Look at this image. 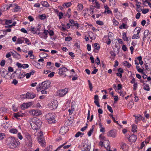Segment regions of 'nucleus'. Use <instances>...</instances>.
Instances as JSON below:
<instances>
[{
	"label": "nucleus",
	"mask_w": 151,
	"mask_h": 151,
	"mask_svg": "<svg viewBox=\"0 0 151 151\" xmlns=\"http://www.w3.org/2000/svg\"><path fill=\"white\" fill-rule=\"evenodd\" d=\"M30 124L33 129L37 130L40 129L42 124V122L39 119L33 117L31 119Z\"/></svg>",
	"instance_id": "1"
},
{
	"label": "nucleus",
	"mask_w": 151,
	"mask_h": 151,
	"mask_svg": "<svg viewBox=\"0 0 151 151\" xmlns=\"http://www.w3.org/2000/svg\"><path fill=\"white\" fill-rule=\"evenodd\" d=\"M8 142V145L11 148H15L20 144V143L18 139L13 137L9 138Z\"/></svg>",
	"instance_id": "2"
},
{
	"label": "nucleus",
	"mask_w": 151,
	"mask_h": 151,
	"mask_svg": "<svg viewBox=\"0 0 151 151\" xmlns=\"http://www.w3.org/2000/svg\"><path fill=\"white\" fill-rule=\"evenodd\" d=\"M46 118L49 124L55 123V121L53 113H49L46 115Z\"/></svg>",
	"instance_id": "3"
},
{
	"label": "nucleus",
	"mask_w": 151,
	"mask_h": 151,
	"mask_svg": "<svg viewBox=\"0 0 151 151\" xmlns=\"http://www.w3.org/2000/svg\"><path fill=\"white\" fill-rule=\"evenodd\" d=\"M59 71L58 74L61 76H63V77H65L66 76H68L66 74V73L69 71V70L66 68L64 67L59 69Z\"/></svg>",
	"instance_id": "4"
},
{
	"label": "nucleus",
	"mask_w": 151,
	"mask_h": 151,
	"mask_svg": "<svg viewBox=\"0 0 151 151\" xmlns=\"http://www.w3.org/2000/svg\"><path fill=\"white\" fill-rule=\"evenodd\" d=\"M38 26L37 27H34L31 26L29 29L32 33L35 34H39L41 27L39 24L38 25Z\"/></svg>",
	"instance_id": "5"
},
{
	"label": "nucleus",
	"mask_w": 151,
	"mask_h": 151,
	"mask_svg": "<svg viewBox=\"0 0 151 151\" xmlns=\"http://www.w3.org/2000/svg\"><path fill=\"white\" fill-rule=\"evenodd\" d=\"M50 81H44L41 84L40 88V89H47L50 87Z\"/></svg>",
	"instance_id": "6"
},
{
	"label": "nucleus",
	"mask_w": 151,
	"mask_h": 151,
	"mask_svg": "<svg viewBox=\"0 0 151 151\" xmlns=\"http://www.w3.org/2000/svg\"><path fill=\"white\" fill-rule=\"evenodd\" d=\"M29 114L33 116H38L42 114V112L40 110L37 109H32L29 111Z\"/></svg>",
	"instance_id": "7"
},
{
	"label": "nucleus",
	"mask_w": 151,
	"mask_h": 151,
	"mask_svg": "<svg viewBox=\"0 0 151 151\" xmlns=\"http://www.w3.org/2000/svg\"><path fill=\"white\" fill-rule=\"evenodd\" d=\"M48 107L50 110H53L56 109L58 106L57 102L54 100L49 103L47 105Z\"/></svg>",
	"instance_id": "8"
},
{
	"label": "nucleus",
	"mask_w": 151,
	"mask_h": 151,
	"mask_svg": "<svg viewBox=\"0 0 151 151\" xmlns=\"http://www.w3.org/2000/svg\"><path fill=\"white\" fill-rule=\"evenodd\" d=\"M68 91L66 88L59 90L57 92V95L60 97H63L66 95Z\"/></svg>",
	"instance_id": "9"
},
{
	"label": "nucleus",
	"mask_w": 151,
	"mask_h": 151,
	"mask_svg": "<svg viewBox=\"0 0 151 151\" xmlns=\"http://www.w3.org/2000/svg\"><path fill=\"white\" fill-rule=\"evenodd\" d=\"M22 96H25L27 99H31L35 98L36 96V95L34 93H33L27 92V93L26 95H21V97H22Z\"/></svg>",
	"instance_id": "10"
},
{
	"label": "nucleus",
	"mask_w": 151,
	"mask_h": 151,
	"mask_svg": "<svg viewBox=\"0 0 151 151\" xmlns=\"http://www.w3.org/2000/svg\"><path fill=\"white\" fill-rule=\"evenodd\" d=\"M24 134L26 140L30 144H32V139L31 135L27 132L24 133Z\"/></svg>",
	"instance_id": "11"
},
{
	"label": "nucleus",
	"mask_w": 151,
	"mask_h": 151,
	"mask_svg": "<svg viewBox=\"0 0 151 151\" xmlns=\"http://www.w3.org/2000/svg\"><path fill=\"white\" fill-rule=\"evenodd\" d=\"M68 130V128L67 126L63 127L60 130V133L62 135L65 134Z\"/></svg>",
	"instance_id": "12"
},
{
	"label": "nucleus",
	"mask_w": 151,
	"mask_h": 151,
	"mask_svg": "<svg viewBox=\"0 0 151 151\" xmlns=\"http://www.w3.org/2000/svg\"><path fill=\"white\" fill-rule=\"evenodd\" d=\"M32 104V102H30L28 103H24L22 104L21 106L22 109H27L30 107Z\"/></svg>",
	"instance_id": "13"
},
{
	"label": "nucleus",
	"mask_w": 151,
	"mask_h": 151,
	"mask_svg": "<svg viewBox=\"0 0 151 151\" xmlns=\"http://www.w3.org/2000/svg\"><path fill=\"white\" fill-rule=\"evenodd\" d=\"M16 65L18 68L20 69H25L28 68L29 67V65L27 64H22L19 62H17V63Z\"/></svg>",
	"instance_id": "14"
},
{
	"label": "nucleus",
	"mask_w": 151,
	"mask_h": 151,
	"mask_svg": "<svg viewBox=\"0 0 151 151\" xmlns=\"http://www.w3.org/2000/svg\"><path fill=\"white\" fill-rule=\"evenodd\" d=\"M107 135L109 137L114 138L116 136V132L114 130H111L107 133Z\"/></svg>",
	"instance_id": "15"
},
{
	"label": "nucleus",
	"mask_w": 151,
	"mask_h": 151,
	"mask_svg": "<svg viewBox=\"0 0 151 151\" xmlns=\"http://www.w3.org/2000/svg\"><path fill=\"white\" fill-rule=\"evenodd\" d=\"M121 148L123 151H127L129 147L124 142H121L120 144Z\"/></svg>",
	"instance_id": "16"
},
{
	"label": "nucleus",
	"mask_w": 151,
	"mask_h": 151,
	"mask_svg": "<svg viewBox=\"0 0 151 151\" xmlns=\"http://www.w3.org/2000/svg\"><path fill=\"white\" fill-rule=\"evenodd\" d=\"M69 22L71 24V25L75 26L77 28H78L79 27V25L76 21H75L73 19H70Z\"/></svg>",
	"instance_id": "17"
},
{
	"label": "nucleus",
	"mask_w": 151,
	"mask_h": 151,
	"mask_svg": "<svg viewBox=\"0 0 151 151\" xmlns=\"http://www.w3.org/2000/svg\"><path fill=\"white\" fill-rule=\"evenodd\" d=\"M38 141L39 144L42 147H45V142L44 138H38Z\"/></svg>",
	"instance_id": "18"
},
{
	"label": "nucleus",
	"mask_w": 151,
	"mask_h": 151,
	"mask_svg": "<svg viewBox=\"0 0 151 151\" xmlns=\"http://www.w3.org/2000/svg\"><path fill=\"white\" fill-rule=\"evenodd\" d=\"M8 72L5 69H2L0 71V74L2 77L5 78L6 76L8 74Z\"/></svg>",
	"instance_id": "19"
},
{
	"label": "nucleus",
	"mask_w": 151,
	"mask_h": 151,
	"mask_svg": "<svg viewBox=\"0 0 151 151\" xmlns=\"http://www.w3.org/2000/svg\"><path fill=\"white\" fill-rule=\"evenodd\" d=\"M106 141L107 142L108 145H107L106 144H104V145L105 148H106L107 151H116V149H114L113 150H110V145L109 142L108 141Z\"/></svg>",
	"instance_id": "20"
},
{
	"label": "nucleus",
	"mask_w": 151,
	"mask_h": 151,
	"mask_svg": "<svg viewBox=\"0 0 151 151\" xmlns=\"http://www.w3.org/2000/svg\"><path fill=\"white\" fill-rule=\"evenodd\" d=\"M141 3L139 2H137L136 4V10L138 12H140L142 11V8L141 7L140 4Z\"/></svg>",
	"instance_id": "21"
},
{
	"label": "nucleus",
	"mask_w": 151,
	"mask_h": 151,
	"mask_svg": "<svg viewBox=\"0 0 151 151\" xmlns=\"http://www.w3.org/2000/svg\"><path fill=\"white\" fill-rule=\"evenodd\" d=\"M72 3L71 2H65L63 3V6L64 8H67L71 6Z\"/></svg>",
	"instance_id": "22"
},
{
	"label": "nucleus",
	"mask_w": 151,
	"mask_h": 151,
	"mask_svg": "<svg viewBox=\"0 0 151 151\" xmlns=\"http://www.w3.org/2000/svg\"><path fill=\"white\" fill-rule=\"evenodd\" d=\"M12 55L14 58L17 59H20L21 58L20 55L16 51H14V53H13Z\"/></svg>",
	"instance_id": "23"
},
{
	"label": "nucleus",
	"mask_w": 151,
	"mask_h": 151,
	"mask_svg": "<svg viewBox=\"0 0 151 151\" xmlns=\"http://www.w3.org/2000/svg\"><path fill=\"white\" fill-rule=\"evenodd\" d=\"M2 126L4 129H7L9 127L10 124L8 122H6L3 123L2 125Z\"/></svg>",
	"instance_id": "24"
},
{
	"label": "nucleus",
	"mask_w": 151,
	"mask_h": 151,
	"mask_svg": "<svg viewBox=\"0 0 151 151\" xmlns=\"http://www.w3.org/2000/svg\"><path fill=\"white\" fill-rule=\"evenodd\" d=\"M24 37H20L18 38L17 40V44H20L23 43L24 41Z\"/></svg>",
	"instance_id": "25"
},
{
	"label": "nucleus",
	"mask_w": 151,
	"mask_h": 151,
	"mask_svg": "<svg viewBox=\"0 0 151 151\" xmlns=\"http://www.w3.org/2000/svg\"><path fill=\"white\" fill-rule=\"evenodd\" d=\"M99 138L101 141L105 140L106 142V144L107 145H108L107 142L106 141H107V140H106L105 137L102 134H100L99 137ZM108 141L109 142V141Z\"/></svg>",
	"instance_id": "26"
},
{
	"label": "nucleus",
	"mask_w": 151,
	"mask_h": 151,
	"mask_svg": "<svg viewBox=\"0 0 151 151\" xmlns=\"http://www.w3.org/2000/svg\"><path fill=\"white\" fill-rule=\"evenodd\" d=\"M137 139V136L135 135H132L130 137V139L132 142H135Z\"/></svg>",
	"instance_id": "27"
},
{
	"label": "nucleus",
	"mask_w": 151,
	"mask_h": 151,
	"mask_svg": "<svg viewBox=\"0 0 151 151\" xmlns=\"http://www.w3.org/2000/svg\"><path fill=\"white\" fill-rule=\"evenodd\" d=\"M95 128V125H93L92 126L91 128L90 129L88 133V136L90 137L91 136L92 133L93 132V131Z\"/></svg>",
	"instance_id": "28"
},
{
	"label": "nucleus",
	"mask_w": 151,
	"mask_h": 151,
	"mask_svg": "<svg viewBox=\"0 0 151 151\" xmlns=\"http://www.w3.org/2000/svg\"><path fill=\"white\" fill-rule=\"evenodd\" d=\"M104 7L105 9V12H107L108 14H112V12L111 10H109V7L107 6V5H104Z\"/></svg>",
	"instance_id": "29"
},
{
	"label": "nucleus",
	"mask_w": 151,
	"mask_h": 151,
	"mask_svg": "<svg viewBox=\"0 0 151 151\" xmlns=\"http://www.w3.org/2000/svg\"><path fill=\"white\" fill-rule=\"evenodd\" d=\"M41 3L43 6L45 7H48L50 6V4L46 1H42Z\"/></svg>",
	"instance_id": "30"
},
{
	"label": "nucleus",
	"mask_w": 151,
	"mask_h": 151,
	"mask_svg": "<svg viewBox=\"0 0 151 151\" xmlns=\"http://www.w3.org/2000/svg\"><path fill=\"white\" fill-rule=\"evenodd\" d=\"M114 14L116 15V17H118L117 15H118L119 16L121 15V13L120 12H119L117 8L114 9Z\"/></svg>",
	"instance_id": "31"
},
{
	"label": "nucleus",
	"mask_w": 151,
	"mask_h": 151,
	"mask_svg": "<svg viewBox=\"0 0 151 151\" xmlns=\"http://www.w3.org/2000/svg\"><path fill=\"white\" fill-rule=\"evenodd\" d=\"M135 122L137 123L140 121L142 118V116L140 115H138L137 116H135Z\"/></svg>",
	"instance_id": "32"
},
{
	"label": "nucleus",
	"mask_w": 151,
	"mask_h": 151,
	"mask_svg": "<svg viewBox=\"0 0 151 151\" xmlns=\"http://www.w3.org/2000/svg\"><path fill=\"white\" fill-rule=\"evenodd\" d=\"M132 132H136L137 131V126L135 124H132Z\"/></svg>",
	"instance_id": "33"
},
{
	"label": "nucleus",
	"mask_w": 151,
	"mask_h": 151,
	"mask_svg": "<svg viewBox=\"0 0 151 151\" xmlns=\"http://www.w3.org/2000/svg\"><path fill=\"white\" fill-rule=\"evenodd\" d=\"M128 27V26L126 24L123 23L122 25L119 26V28L121 29H127Z\"/></svg>",
	"instance_id": "34"
},
{
	"label": "nucleus",
	"mask_w": 151,
	"mask_h": 151,
	"mask_svg": "<svg viewBox=\"0 0 151 151\" xmlns=\"http://www.w3.org/2000/svg\"><path fill=\"white\" fill-rule=\"evenodd\" d=\"M149 30H145L144 32V37L143 38V41H144L146 39L148 35Z\"/></svg>",
	"instance_id": "35"
},
{
	"label": "nucleus",
	"mask_w": 151,
	"mask_h": 151,
	"mask_svg": "<svg viewBox=\"0 0 151 151\" xmlns=\"http://www.w3.org/2000/svg\"><path fill=\"white\" fill-rule=\"evenodd\" d=\"M122 38L124 41H128V38L127 36V34L125 32L122 33Z\"/></svg>",
	"instance_id": "36"
},
{
	"label": "nucleus",
	"mask_w": 151,
	"mask_h": 151,
	"mask_svg": "<svg viewBox=\"0 0 151 151\" xmlns=\"http://www.w3.org/2000/svg\"><path fill=\"white\" fill-rule=\"evenodd\" d=\"M143 86L145 90L147 91L150 90V88L147 84H144L143 85Z\"/></svg>",
	"instance_id": "37"
},
{
	"label": "nucleus",
	"mask_w": 151,
	"mask_h": 151,
	"mask_svg": "<svg viewBox=\"0 0 151 151\" xmlns=\"http://www.w3.org/2000/svg\"><path fill=\"white\" fill-rule=\"evenodd\" d=\"M49 35L50 37V39L52 40H54L55 39L52 37V36H53L54 35V33L53 31L52 30H50L49 31Z\"/></svg>",
	"instance_id": "38"
},
{
	"label": "nucleus",
	"mask_w": 151,
	"mask_h": 151,
	"mask_svg": "<svg viewBox=\"0 0 151 151\" xmlns=\"http://www.w3.org/2000/svg\"><path fill=\"white\" fill-rule=\"evenodd\" d=\"M77 6L78 8V10H79L80 11H81L82 10V9H83V5L81 4L78 3V4Z\"/></svg>",
	"instance_id": "39"
},
{
	"label": "nucleus",
	"mask_w": 151,
	"mask_h": 151,
	"mask_svg": "<svg viewBox=\"0 0 151 151\" xmlns=\"http://www.w3.org/2000/svg\"><path fill=\"white\" fill-rule=\"evenodd\" d=\"M9 132L12 134H16L18 132V130L16 129L12 128L10 130Z\"/></svg>",
	"instance_id": "40"
},
{
	"label": "nucleus",
	"mask_w": 151,
	"mask_h": 151,
	"mask_svg": "<svg viewBox=\"0 0 151 151\" xmlns=\"http://www.w3.org/2000/svg\"><path fill=\"white\" fill-rule=\"evenodd\" d=\"M151 0H145L142 1V5L144 6H145L147 5V4L150 2Z\"/></svg>",
	"instance_id": "41"
},
{
	"label": "nucleus",
	"mask_w": 151,
	"mask_h": 151,
	"mask_svg": "<svg viewBox=\"0 0 151 151\" xmlns=\"http://www.w3.org/2000/svg\"><path fill=\"white\" fill-rule=\"evenodd\" d=\"M140 36L139 34H134L132 37V39H139Z\"/></svg>",
	"instance_id": "42"
},
{
	"label": "nucleus",
	"mask_w": 151,
	"mask_h": 151,
	"mask_svg": "<svg viewBox=\"0 0 151 151\" xmlns=\"http://www.w3.org/2000/svg\"><path fill=\"white\" fill-rule=\"evenodd\" d=\"M133 105V103L132 101L129 102L127 104V107L129 109H131Z\"/></svg>",
	"instance_id": "43"
},
{
	"label": "nucleus",
	"mask_w": 151,
	"mask_h": 151,
	"mask_svg": "<svg viewBox=\"0 0 151 151\" xmlns=\"http://www.w3.org/2000/svg\"><path fill=\"white\" fill-rule=\"evenodd\" d=\"M112 21L113 24L114 26H117L119 24L118 22L115 19H113L112 20Z\"/></svg>",
	"instance_id": "44"
},
{
	"label": "nucleus",
	"mask_w": 151,
	"mask_h": 151,
	"mask_svg": "<svg viewBox=\"0 0 151 151\" xmlns=\"http://www.w3.org/2000/svg\"><path fill=\"white\" fill-rule=\"evenodd\" d=\"M83 135V134L80 132H78L75 135V137H78L79 136L82 137Z\"/></svg>",
	"instance_id": "45"
},
{
	"label": "nucleus",
	"mask_w": 151,
	"mask_h": 151,
	"mask_svg": "<svg viewBox=\"0 0 151 151\" xmlns=\"http://www.w3.org/2000/svg\"><path fill=\"white\" fill-rule=\"evenodd\" d=\"M123 63L124 66H126L129 68H130L131 66V64H130L127 61H125Z\"/></svg>",
	"instance_id": "46"
},
{
	"label": "nucleus",
	"mask_w": 151,
	"mask_h": 151,
	"mask_svg": "<svg viewBox=\"0 0 151 151\" xmlns=\"http://www.w3.org/2000/svg\"><path fill=\"white\" fill-rule=\"evenodd\" d=\"M43 132L41 131H40L38 134V138H44L43 137Z\"/></svg>",
	"instance_id": "47"
},
{
	"label": "nucleus",
	"mask_w": 151,
	"mask_h": 151,
	"mask_svg": "<svg viewBox=\"0 0 151 151\" xmlns=\"http://www.w3.org/2000/svg\"><path fill=\"white\" fill-rule=\"evenodd\" d=\"M24 41H25V43L27 45H30L31 44V43L29 40L27 38H25L24 39Z\"/></svg>",
	"instance_id": "48"
},
{
	"label": "nucleus",
	"mask_w": 151,
	"mask_h": 151,
	"mask_svg": "<svg viewBox=\"0 0 151 151\" xmlns=\"http://www.w3.org/2000/svg\"><path fill=\"white\" fill-rule=\"evenodd\" d=\"M38 35H39V36L41 38H43L45 39H46L47 38V36L44 35L43 33H41L40 32L39 34Z\"/></svg>",
	"instance_id": "49"
},
{
	"label": "nucleus",
	"mask_w": 151,
	"mask_h": 151,
	"mask_svg": "<svg viewBox=\"0 0 151 151\" xmlns=\"http://www.w3.org/2000/svg\"><path fill=\"white\" fill-rule=\"evenodd\" d=\"M71 9L70 8H69L68 9V11L67 12L66 15L68 18H70L71 16L70 13Z\"/></svg>",
	"instance_id": "50"
},
{
	"label": "nucleus",
	"mask_w": 151,
	"mask_h": 151,
	"mask_svg": "<svg viewBox=\"0 0 151 151\" xmlns=\"http://www.w3.org/2000/svg\"><path fill=\"white\" fill-rule=\"evenodd\" d=\"M39 18L42 20H44L46 18V16L44 14L39 15Z\"/></svg>",
	"instance_id": "51"
},
{
	"label": "nucleus",
	"mask_w": 151,
	"mask_h": 151,
	"mask_svg": "<svg viewBox=\"0 0 151 151\" xmlns=\"http://www.w3.org/2000/svg\"><path fill=\"white\" fill-rule=\"evenodd\" d=\"M5 137V134L4 133H0V140L3 139Z\"/></svg>",
	"instance_id": "52"
},
{
	"label": "nucleus",
	"mask_w": 151,
	"mask_h": 151,
	"mask_svg": "<svg viewBox=\"0 0 151 151\" xmlns=\"http://www.w3.org/2000/svg\"><path fill=\"white\" fill-rule=\"evenodd\" d=\"M94 48L95 49L98 50L100 49V47L99 44L97 43H95L94 44Z\"/></svg>",
	"instance_id": "53"
},
{
	"label": "nucleus",
	"mask_w": 151,
	"mask_h": 151,
	"mask_svg": "<svg viewBox=\"0 0 151 151\" xmlns=\"http://www.w3.org/2000/svg\"><path fill=\"white\" fill-rule=\"evenodd\" d=\"M149 11V10L148 9H142V12L143 14H145L147 13Z\"/></svg>",
	"instance_id": "54"
},
{
	"label": "nucleus",
	"mask_w": 151,
	"mask_h": 151,
	"mask_svg": "<svg viewBox=\"0 0 151 151\" xmlns=\"http://www.w3.org/2000/svg\"><path fill=\"white\" fill-rule=\"evenodd\" d=\"M17 137L20 140H22L23 138V137L20 132L18 133L17 134Z\"/></svg>",
	"instance_id": "55"
},
{
	"label": "nucleus",
	"mask_w": 151,
	"mask_h": 151,
	"mask_svg": "<svg viewBox=\"0 0 151 151\" xmlns=\"http://www.w3.org/2000/svg\"><path fill=\"white\" fill-rule=\"evenodd\" d=\"M141 30V29L140 28V27H136L135 29H134V31H135V30H136L137 31V34H139V33L140 32V31Z\"/></svg>",
	"instance_id": "56"
},
{
	"label": "nucleus",
	"mask_w": 151,
	"mask_h": 151,
	"mask_svg": "<svg viewBox=\"0 0 151 151\" xmlns=\"http://www.w3.org/2000/svg\"><path fill=\"white\" fill-rule=\"evenodd\" d=\"M16 24V22H14L12 24L6 26H5V27L6 28H11L12 27L14 26Z\"/></svg>",
	"instance_id": "57"
},
{
	"label": "nucleus",
	"mask_w": 151,
	"mask_h": 151,
	"mask_svg": "<svg viewBox=\"0 0 151 151\" xmlns=\"http://www.w3.org/2000/svg\"><path fill=\"white\" fill-rule=\"evenodd\" d=\"M6 61L5 60H1L0 63V65L1 67H3Z\"/></svg>",
	"instance_id": "58"
},
{
	"label": "nucleus",
	"mask_w": 151,
	"mask_h": 151,
	"mask_svg": "<svg viewBox=\"0 0 151 151\" xmlns=\"http://www.w3.org/2000/svg\"><path fill=\"white\" fill-rule=\"evenodd\" d=\"M96 23L99 25H103L104 24V23L102 21H101L98 20L96 21Z\"/></svg>",
	"instance_id": "59"
},
{
	"label": "nucleus",
	"mask_w": 151,
	"mask_h": 151,
	"mask_svg": "<svg viewBox=\"0 0 151 151\" xmlns=\"http://www.w3.org/2000/svg\"><path fill=\"white\" fill-rule=\"evenodd\" d=\"M72 40V38L70 37H67L65 38V40L66 41H70Z\"/></svg>",
	"instance_id": "60"
},
{
	"label": "nucleus",
	"mask_w": 151,
	"mask_h": 151,
	"mask_svg": "<svg viewBox=\"0 0 151 151\" xmlns=\"http://www.w3.org/2000/svg\"><path fill=\"white\" fill-rule=\"evenodd\" d=\"M88 82L89 84V87L90 88V90L92 91L93 88L92 85V83L89 80H88Z\"/></svg>",
	"instance_id": "61"
},
{
	"label": "nucleus",
	"mask_w": 151,
	"mask_h": 151,
	"mask_svg": "<svg viewBox=\"0 0 151 151\" xmlns=\"http://www.w3.org/2000/svg\"><path fill=\"white\" fill-rule=\"evenodd\" d=\"M63 15V14L62 12H59L58 14V16L59 17V19H61L62 18Z\"/></svg>",
	"instance_id": "62"
},
{
	"label": "nucleus",
	"mask_w": 151,
	"mask_h": 151,
	"mask_svg": "<svg viewBox=\"0 0 151 151\" xmlns=\"http://www.w3.org/2000/svg\"><path fill=\"white\" fill-rule=\"evenodd\" d=\"M95 5V7L99 9L100 8V5L99 4V3L98 2H97L95 4H93Z\"/></svg>",
	"instance_id": "63"
},
{
	"label": "nucleus",
	"mask_w": 151,
	"mask_h": 151,
	"mask_svg": "<svg viewBox=\"0 0 151 151\" xmlns=\"http://www.w3.org/2000/svg\"><path fill=\"white\" fill-rule=\"evenodd\" d=\"M35 67L36 68L40 69H41L42 68V67L40 65V64L39 63H38L36 64Z\"/></svg>",
	"instance_id": "64"
}]
</instances>
